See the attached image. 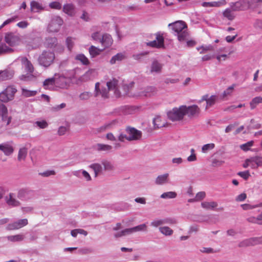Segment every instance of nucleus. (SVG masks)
Segmentation results:
<instances>
[{
  "label": "nucleus",
  "mask_w": 262,
  "mask_h": 262,
  "mask_svg": "<svg viewBox=\"0 0 262 262\" xmlns=\"http://www.w3.org/2000/svg\"><path fill=\"white\" fill-rule=\"evenodd\" d=\"M5 108V110L4 111L0 112L1 117H2V119L4 122H6V125H8L11 122L12 117L11 116H8V109L7 107L3 104V107Z\"/></svg>",
  "instance_id": "obj_26"
},
{
  "label": "nucleus",
  "mask_w": 262,
  "mask_h": 262,
  "mask_svg": "<svg viewBox=\"0 0 262 262\" xmlns=\"http://www.w3.org/2000/svg\"><path fill=\"white\" fill-rule=\"evenodd\" d=\"M92 96V94L89 92H84L81 93L79 95V98L81 100H88Z\"/></svg>",
  "instance_id": "obj_50"
},
{
  "label": "nucleus",
  "mask_w": 262,
  "mask_h": 262,
  "mask_svg": "<svg viewBox=\"0 0 262 262\" xmlns=\"http://www.w3.org/2000/svg\"><path fill=\"white\" fill-rule=\"evenodd\" d=\"M168 173L158 176L155 180V183L160 185L166 183L168 181Z\"/></svg>",
  "instance_id": "obj_27"
},
{
  "label": "nucleus",
  "mask_w": 262,
  "mask_h": 262,
  "mask_svg": "<svg viewBox=\"0 0 262 262\" xmlns=\"http://www.w3.org/2000/svg\"><path fill=\"white\" fill-rule=\"evenodd\" d=\"M101 50L94 46H91L89 48V53L91 57L93 58L99 55Z\"/></svg>",
  "instance_id": "obj_40"
},
{
  "label": "nucleus",
  "mask_w": 262,
  "mask_h": 262,
  "mask_svg": "<svg viewBox=\"0 0 262 262\" xmlns=\"http://www.w3.org/2000/svg\"><path fill=\"white\" fill-rule=\"evenodd\" d=\"M17 90L13 86H9L0 93V101L3 102H7L12 100Z\"/></svg>",
  "instance_id": "obj_5"
},
{
  "label": "nucleus",
  "mask_w": 262,
  "mask_h": 262,
  "mask_svg": "<svg viewBox=\"0 0 262 262\" xmlns=\"http://www.w3.org/2000/svg\"><path fill=\"white\" fill-rule=\"evenodd\" d=\"M49 7L51 8L60 10L62 8L61 4L58 2H53L49 4Z\"/></svg>",
  "instance_id": "obj_53"
},
{
  "label": "nucleus",
  "mask_w": 262,
  "mask_h": 262,
  "mask_svg": "<svg viewBox=\"0 0 262 262\" xmlns=\"http://www.w3.org/2000/svg\"><path fill=\"white\" fill-rule=\"evenodd\" d=\"M14 70L8 69L0 71V82L11 79L14 76Z\"/></svg>",
  "instance_id": "obj_17"
},
{
  "label": "nucleus",
  "mask_w": 262,
  "mask_h": 262,
  "mask_svg": "<svg viewBox=\"0 0 262 262\" xmlns=\"http://www.w3.org/2000/svg\"><path fill=\"white\" fill-rule=\"evenodd\" d=\"M14 196L13 193H10L9 195L6 197V202L9 206L16 207L20 205V202L14 198Z\"/></svg>",
  "instance_id": "obj_21"
},
{
  "label": "nucleus",
  "mask_w": 262,
  "mask_h": 262,
  "mask_svg": "<svg viewBox=\"0 0 262 262\" xmlns=\"http://www.w3.org/2000/svg\"><path fill=\"white\" fill-rule=\"evenodd\" d=\"M118 80L115 78L110 80L106 82V86L110 91H114V95L116 98L121 97V92L118 89Z\"/></svg>",
  "instance_id": "obj_11"
},
{
  "label": "nucleus",
  "mask_w": 262,
  "mask_h": 262,
  "mask_svg": "<svg viewBox=\"0 0 262 262\" xmlns=\"http://www.w3.org/2000/svg\"><path fill=\"white\" fill-rule=\"evenodd\" d=\"M134 84V82H132L129 83V84H124L123 85V89L125 92V94L127 95L130 90V89H132Z\"/></svg>",
  "instance_id": "obj_62"
},
{
  "label": "nucleus",
  "mask_w": 262,
  "mask_h": 262,
  "mask_svg": "<svg viewBox=\"0 0 262 262\" xmlns=\"http://www.w3.org/2000/svg\"><path fill=\"white\" fill-rule=\"evenodd\" d=\"M155 35L156 36V39L151 41L146 42V45L158 49L164 48V38L163 34L160 32H158L155 34Z\"/></svg>",
  "instance_id": "obj_7"
},
{
  "label": "nucleus",
  "mask_w": 262,
  "mask_h": 262,
  "mask_svg": "<svg viewBox=\"0 0 262 262\" xmlns=\"http://www.w3.org/2000/svg\"><path fill=\"white\" fill-rule=\"evenodd\" d=\"M75 71L72 70L70 75L56 73L54 75L55 85L60 89H67L72 79L75 78Z\"/></svg>",
  "instance_id": "obj_3"
},
{
  "label": "nucleus",
  "mask_w": 262,
  "mask_h": 262,
  "mask_svg": "<svg viewBox=\"0 0 262 262\" xmlns=\"http://www.w3.org/2000/svg\"><path fill=\"white\" fill-rule=\"evenodd\" d=\"M28 154V149L26 147L20 148L18 151L17 160L19 161L25 160Z\"/></svg>",
  "instance_id": "obj_32"
},
{
  "label": "nucleus",
  "mask_w": 262,
  "mask_h": 262,
  "mask_svg": "<svg viewBox=\"0 0 262 262\" xmlns=\"http://www.w3.org/2000/svg\"><path fill=\"white\" fill-rule=\"evenodd\" d=\"M160 232L165 236H170L173 234V230L167 226L159 228Z\"/></svg>",
  "instance_id": "obj_38"
},
{
  "label": "nucleus",
  "mask_w": 262,
  "mask_h": 262,
  "mask_svg": "<svg viewBox=\"0 0 262 262\" xmlns=\"http://www.w3.org/2000/svg\"><path fill=\"white\" fill-rule=\"evenodd\" d=\"M101 164L104 167L105 170H113L114 169V166L113 163L110 161L105 159H103L101 161Z\"/></svg>",
  "instance_id": "obj_36"
},
{
  "label": "nucleus",
  "mask_w": 262,
  "mask_h": 262,
  "mask_svg": "<svg viewBox=\"0 0 262 262\" xmlns=\"http://www.w3.org/2000/svg\"><path fill=\"white\" fill-rule=\"evenodd\" d=\"M168 27L171 30V33L175 36L179 41H185L189 36L187 24L182 20H178L169 24Z\"/></svg>",
  "instance_id": "obj_2"
},
{
  "label": "nucleus",
  "mask_w": 262,
  "mask_h": 262,
  "mask_svg": "<svg viewBox=\"0 0 262 262\" xmlns=\"http://www.w3.org/2000/svg\"><path fill=\"white\" fill-rule=\"evenodd\" d=\"M28 223L27 219H20L13 223L8 224L6 229L8 230H17L25 226L28 224Z\"/></svg>",
  "instance_id": "obj_14"
},
{
  "label": "nucleus",
  "mask_w": 262,
  "mask_h": 262,
  "mask_svg": "<svg viewBox=\"0 0 262 262\" xmlns=\"http://www.w3.org/2000/svg\"><path fill=\"white\" fill-rule=\"evenodd\" d=\"M63 20L59 16H54L49 23L48 30L51 32H57L63 24Z\"/></svg>",
  "instance_id": "obj_6"
},
{
  "label": "nucleus",
  "mask_w": 262,
  "mask_h": 262,
  "mask_svg": "<svg viewBox=\"0 0 262 262\" xmlns=\"http://www.w3.org/2000/svg\"><path fill=\"white\" fill-rule=\"evenodd\" d=\"M35 192L28 188H21L18 190L17 198L22 201H27L33 198Z\"/></svg>",
  "instance_id": "obj_9"
},
{
  "label": "nucleus",
  "mask_w": 262,
  "mask_h": 262,
  "mask_svg": "<svg viewBox=\"0 0 262 262\" xmlns=\"http://www.w3.org/2000/svg\"><path fill=\"white\" fill-rule=\"evenodd\" d=\"M223 16L228 18L230 20H233L235 16L234 14L232 13L231 10L230 9H226L224 12H223Z\"/></svg>",
  "instance_id": "obj_45"
},
{
  "label": "nucleus",
  "mask_w": 262,
  "mask_h": 262,
  "mask_svg": "<svg viewBox=\"0 0 262 262\" xmlns=\"http://www.w3.org/2000/svg\"><path fill=\"white\" fill-rule=\"evenodd\" d=\"M5 40L10 46H15L19 44L20 39L19 37L12 33H7L5 37Z\"/></svg>",
  "instance_id": "obj_16"
},
{
  "label": "nucleus",
  "mask_w": 262,
  "mask_h": 262,
  "mask_svg": "<svg viewBox=\"0 0 262 262\" xmlns=\"http://www.w3.org/2000/svg\"><path fill=\"white\" fill-rule=\"evenodd\" d=\"M56 173L55 171L53 170H47L43 172H40L39 174L43 177H48L51 175H55Z\"/></svg>",
  "instance_id": "obj_59"
},
{
  "label": "nucleus",
  "mask_w": 262,
  "mask_h": 262,
  "mask_svg": "<svg viewBox=\"0 0 262 262\" xmlns=\"http://www.w3.org/2000/svg\"><path fill=\"white\" fill-rule=\"evenodd\" d=\"M160 121V117H157L153 120V124L155 128H159L164 126V124H160L159 122Z\"/></svg>",
  "instance_id": "obj_57"
},
{
  "label": "nucleus",
  "mask_w": 262,
  "mask_h": 262,
  "mask_svg": "<svg viewBox=\"0 0 262 262\" xmlns=\"http://www.w3.org/2000/svg\"><path fill=\"white\" fill-rule=\"evenodd\" d=\"M218 97L216 95H211L206 102L205 110H207L210 107L213 106L217 101Z\"/></svg>",
  "instance_id": "obj_31"
},
{
  "label": "nucleus",
  "mask_w": 262,
  "mask_h": 262,
  "mask_svg": "<svg viewBox=\"0 0 262 262\" xmlns=\"http://www.w3.org/2000/svg\"><path fill=\"white\" fill-rule=\"evenodd\" d=\"M253 26L256 29H262V19H257L254 23Z\"/></svg>",
  "instance_id": "obj_64"
},
{
  "label": "nucleus",
  "mask_w": 262,
  "mask_h": 262,
  "mask_svg": "<svg viewBox=\"0 0 262 262\" xmlns=\"http://www.w3.org/2000/svg\"><path fill=\"white\" fill-rule=\"evenodd\" d=\"M148 52L147 51H144L142 52L141 53L134 54L133 57L134 59L142 61L143 59V57L145 56H146L148 54Z\"/></svg>",
  "instance_id": "obj_48"
},
{
  "label": "nucleus",
  "mask_w": 262,
  "mask_h": 262,
  "mask_svg": "<svg viewBox=\"0 0 262 262\" xmlns=\"http://www.w3.org/2000/svg\"><path fill=\"white\" fill-rule=\"evenodd\" d=\"M112 148L113 147L111 145L102 143H97L94 145V149L99 152H109L112 151Z\"/></svg>",
  "instance_id": "obj_19"
},
{
  "label": "nucleus",
  "mask_w": 262,
  "mask_h": 262,
  "mask_svg": "<svg viewBox=\"0 0 262 262\" xmlns=\"http://www.w3.org/2000/svg\"><path fill=\"white\" fill-rule=\"evenodd\" d=\"M115 122V121L113 120L110 122L106 123L105 124L100 126L99 128L97 129L98 132H103L107 129H110V128H111L112 125L114 124Z\"/></svg>",
  "instance_id": "obj_44"
},
{
  "label": "nucleus",
  "mask_w": 262,
  "mask_h": 262,
  "mask_svg": "<svg viewBox=\"0 0 262 262\" xmlns=\"http://www.w3.org/2000/svg\"><path fill=\"white\" fill-rule=\"evenodd\" d=\"M113 39L112 36L108 34H104L102 35L100 42L104 48L110 47L113 43Z\"/></svg>",
  "instance_id": "obj_18"
},
{
  "label": "nucleus",
  "mask_w": 262,
  "mask_h": 262,
  "mask_svg": "<svg viewBox=\"0 0 262 262\" xmlns=\"http://www.w3.org/2000/svg\"><path fill=\"white\" fill-rule=\"evenodd\" d=\"M125 55L124 53H119L113 56L110 60L112 64H115L117 61H120L125 59Z\"/></svg>",
  "instance_id": "obj_30"
},
{
  "label": "nucleus",
  "mask_w": 262,
  "mask_h": 262,
  "mask_svg": "<svg viewBox=\"0 0 262 262\" xmlns=\"http://www.w3.org/2000/svg\"><path fill=\"white\" fill-rule=\"evenodd\" d=\"M13 50L4 43L0 44V55L12 52Z\"/></svg>",
  "instance_id": "obj_42"
},
{
  "label": "nucleus",
  "mask_w": 262,
  "mask_h": 262,
  "mask_svg": "<svg viewBox=\"0 0 262 262\" xmlns=\"http://www.w3.org/2000/svg\"><path fill=\"white\" fill-rule=\"evenodd\" d=\"M262 244V237H253L244 239L239 243L238 247H246Z\"/></svg>",
  "instance_id": "obj_8"
},
{
  "label": "nucleus",
  "mask_w": 262,
  "mask_h": 262,
  "mask_svg": "<svg viewBox=\"0 0 262 262\" xmlns=\"http://www.w3.org/2000/svg\"><path fill=\"white\" fill-rule=\"evenodd\" d=\"M90 167L94 171L95 177H97L98 174L102 171V167L99 163H93L90 165Z\"/></svg>",
  "instance_id": "obj_35"
},
{
  "label": "nucleus",
  "mask_w": 262,
  "mask_h": 262,
  "mask_svg": "<svg viewBox=\"0 0 262 262\" xmlns=\"http://www.w3.org/2000/svg\"><path fill=\"white\" fill-rule=\"evenodd\" d=\"M55 54L53 52L43 51L38 58L39 64L44 67H49L54 61Z\"/></svg>",
  "instance_id": "obj_4"
},
{
  "label": "nucleus",
  "mask_w": 262,
  "mask_h": 262,
  "mask_svg": "<svg viewBox=\"0 0 262 262\" xmlns=\"http://www.w3.org/2000/svg\"><path fill=\"white\" fill-rule=\"evenodd\" d=\"M231 9L234 11H245L249 9L247 0H239L230 4Z\"/></svg>",
  "instance_id": "obj_12"
},
{
  "label": "nucleus",
  "mask_w": 262,
  "mask_h": 262,
  "mask_svg": "<svg viewBox=\"0 0 262 262\" xmlns=\"http://www.w3.org/2000/svg\"><path fill=\"white\" fill-rule=\"evenodd\" d=\"M262 103V97L258 96L252 99L250 102V108L251 110L254 109L257 104Z\"/></svg>",
  "instance_id": "obj_37"
},
{
  "label": "nucleus",
  "mask_w": 262,
  "mask_h": 262,
  "mask_svg": "<svg viewBox=\"0 0 262 262\" xmlns=\"http://www.w3.org/2000/svg\"><path fill=\"white\" fill-rule=\"evenodd\" d=\"M31 11L33 12H39L44 10L45 7L42 5L35 1H32L30 3Z\"/></svg>",
  "instance_id": "obj_24"
},
{
  "label": "nucleus",
  "mask_w": 262,
  "mask_h": 262,
  "mask_svg": "<svg viewBox=\"0 0 262 262\" xmlns=\"http://www.w3.org/2000/svg\"><path fill=\"white\" fill-rule=\"evenodd\" d=\"M66 44L68 50L71 51L74 46V42L71 37H68L67 38Z\"/></svg>",
  "instance_id": "obj_54"
},
{
  "label": "nucleus",
  "mask_w": 262,
  "mask_h": 262,
  "mask_svg": "<svg viewBox=\"0 0 262 262\" xmlns=\"http://www.w3.org/2000/svg\"><path fill=\"white\" fill-rule=\"evenodd\" d=\"M224 163V161L219 160L216 159H213L212 162V165L214 167L220 166Z\"/></svg>",
  "instance_id": "obj_63"
},
{
  "label": "nucleus",
  "mask_w": 262,
  "mask_h": 262,
  "mask_svg": "<svg viewBox=\"0 0 262 262\" xmlns=\"http://www.w3.org/2000/svg\"><path fill=\"white\" fill-rule=\"evenodd\" d=\"M201 206L203 208L206 209H213L218 206L216 202H203L201 203Z\"/></svg>",
  "instance_id": "obj_33"
},
{
  "label": "nucleus",
  "mask_w": 262,
  "mask_h": 262,
  "mask_svg": "<svg viewBox=\"0 0 262 262\" xmlns=\"http://www.w3.org/2000/svg\"><path fill=\"white\" fill-rule=\"evenodd\" d=\"M58 43L57 39L55 37H48L45 39V45L48 48H54Z\"/></svg>",
  "instance_id": "obj_23"
},
{
  "label": "nucleus",
  "mask_w": 262,
  "mask_h": 262,
  "mask_svg": "<svg viewBox=\"0 0 262 262\" xmlns=\"http://www.w3.org/2000/svg\"><path fill=\"white\" fill-rule=\"evenodd\" d=\"M162 67L163 64L157 60L155 59L152 61L150 66V73H160L162 71Z\"/></svg>",
  "instance_id": "obj_20"
},
{
  "label": "nucleus",
  "mask_w": 262,
  "mask_h": 262,
  "mask_svg": "<svg viewBox=\"0 0 262 262\" xmlns=\"http://www.w3.org/2000/svg\"><path fill=\"white\" fill-rule=\"evenodd\" d=\"M206 194L204 191H200L196 193L195 198L196 201H201L205 197Z\"/></svg>",
  "instance_id": "obj_61"
},
{
  "label": "nucleus",
  "mask_w": 262,
  "mask_h": 262,
  "mask_svg": "<svg viewBox=\"0 0 262 262\" xmlns=\"http://www.w3.org/2000/svg\"><path fill=\"white\" fill-rule=\"evenodd\" d=\"M0 150H2L6 156H10L13 154L14 150L13 142L11 141L1 144Z\"/></svg>",
  "instance_id": "obj_15"
},
{
  "label": "nucleus",
  "mask_w": 262,
  "mask_h": 262,
  "mask_svg": "<svg viewBox=\"0 0 262 262\" xmlns=\"http://www.w3.org/2000/svg\"><path fill=\"white\" fill-rule=\"evenodd\" d=\"M249 8L250 9L255 6L256 4L261 3L260 0H247Z\"/></svg>",
  "instance_id": "obj_60"
},
{
  "label": "nucleus",
  "mask_w": 262,
  "mask_h": 262,
  "mask_svg": "<svg viewBox=\"0 0 262 262\" xmlns=\"http://www.w3.org/2000/svg\"><path fill=\"white\" fill-rule=\"evenodd\" d=\"M243 166L245 168L250 166L252 169H253V163L252 162L251 157L248 159H246L245 162L243 164Z\"/></svg>",
  "instance_id": "obj_55"
},
{
  "label": "nucleus",
  "mask_w": 262,
  "mask_h": 262,
  "mask_svg": "<svg viewBox=\"0 0 262 262\" xmlns=\"http://www.w3.org/2000/svg\"><path fill=\"white\" fill-rule=\"evenodd\" d=\"M200 112V108L197 105H182L178 107H173L167 113V115L172 121H180L183 120L185 116H187L189 119L196 118L199 116Z\"/></svg>",
  "instance_id": "obj_1"
},
{
  "label": "nucleus",
  "mask_w": 262,
  "mask_h": 262,
  "mask_svg": "<svg viewBox=\"0 0 262 262\" xmlns=\"http://www.w3.org/2000/svg\"><path fill=\"white\" fill-rule=\"evenodd\" d=\"M125 132L128 135L127 141L138 140L142 137V132L134 127H127Z\"/></svg>",
  "instance_id": "obj_10"
},
{
  "label": "nucleus",
  "mask_w": 262,
  "mask_h": 262,
  "mask_svg": "<svg viewBox=\"0 0 262 262\" xmlns=\"http://www.w3.org/2000/svg\"><path fill=\"white\" fill-rule=\"evenodd\" d=\"M9 241L12 242H21L25 238V235L23 234H19L14 235H10L7 236Z\"/></svg>",
  "instance_id": "obj_34"
},
{
  "label": "nucleus",
  "mask_w": 262,
  "mask_h": 262,
  "mask_svg": "<svg viewBox=\"0 0 262 262\" xmlns=\"http://www.w3.org/2000/svg\"><path fill=\"white\" fill-rule=\"evenodd\" d=\"M36 91H31L27 89L22 88L21 89V94L25 97H29L34 96L36 95Z\"/></svg>",
  "instance_id": "obj_39"
},
{
  "label": "nucleus",
  "mask_w": 262,
  "mask_h": 262,
  "mask_svg": "<svg viewBox=\"0 0 262 262\" xmlns=\"http://www.w3.org/2000/svg\"><path fill=\"white\" fill-rule=\"evenodd\" d=\"M76 59L80 61L83 65H88L89 60L83 54H79L76 56Z\"/></svg>",
  "instance_id": "obj_41"
},
{
  "label": "nucleus",
  "mask_w": 262,
  "mask_h": 262,
  "mask_svg": "<svg viewBox=\"0 0 262 262\" xmlns=\"http://www.w3.org/2000/svg\"><path fill=\"white\" fill-rule=\"evenodd\" d=\"M63 11L69 16H73L76 13L75 7L72 4H67L63 5Z\"/></svg>",
  "instance_id": "obj_22"
},
{
  "label": "nucleus",
  "mask_w": 262,
  "mask_h": 262,
  "mask_svg": "<svg viewBox=\"0 0 262 262\" xmlns=\"http://www.w3.org/2000/svg\"><path fill=\"white\" fill-rule=\"evenodd\" d=\"M177 194L174 191H168L162 193L160 197L162 199H174L176 198Z\"/></svg>",
  "instance_id": "obj_43"
},
{
  "label": "nucleus",
  "mask_w": 262,
  "mask_h": 262,
  "mask_svg": "<svg viewBox=\"0 0 262 262\" xmlns=\"http://www.w3.org/2000/svg\"><path fill=\"white\" fill-rule=\"evenodd\" d=\"M202 6L204 7H219L220 6V2H203L202 4Z\"/></svg>",
  "instance_id": "obj_49"
},
{
  "label": "nucleus",
  "mask_w": 262,
  "mask_h": 262,
  "mask_svg": "<svg viewBox=\"0 0 262 262\" xmlns=\"http://www.w3.org/2000/svg\"><path fill=\"white\" fill-rule=\"evenodd\" d=\"M164 224L163 219L154 220L150 223V225L155 227Z\"/></svg>",
  "instance_id": "obj_58"
},
{
  "label": "nucleus",
  "mask_w": 262,
  "mask_h": 262,
  "mask_svg": "<svg viewBox=\"0 0 262 262\" xmlns=\"http://www.w3.org/2000/svg\"><path fill=\"white\" fill-rule=\"evenodd\" d=\"M254 142L253 141H250L247 142L246 143L240 145V148L241 149L245 151H247L250 150V147L253 145Z\"/></svg>",
  "instance_id": "obj_46"
},
{
  "label": "nucleus",
  "mask_w": 262,
  "mask_h": 262,
  "mask_svg": "<svg viewBox=\"0 0 262 262\" xmlns=\"http://www.w3.org/2000/svg\"><path fill=\"white\" fill-rule=\"evenodd\" d=\"M110 90L108 88L104 86L100 87L99 82H97L95 84L94 96L98 97L99 95H101V97L105 99L109 98L108 92Z\"/></svg>",
  "instance_id": "obj_13"
},
{
  "label": "nucleus",
  "mask_w": 262,
  "mask_h": 262,
  "mask_svg": "<svg viewBox=\"0 0 262 262\" xmlns=\"http://www.w3.org/2000/svg\"><path fill=\"white\" fill-rule=\"evenodd\" d=\"M55 85L54 76L46 79L43 82V86L45 89H50Z\"/></svg>",
  "instance_id": "obj_29"
},
{
  "label": "nucleus",
  "mask_w": 262,
  "mask_h": 262,
  "mask_svg": "<svg viewBox=\"0 0 262 262\" xmlns=\"http://www.w3.org/2000/svg\"><path fill=\"white\" fill-rule=\"evenodd\" d=\"M146 226L145 224H141V225H139L136 227H133L134 232L140 231H144V230H146Z\"/></svg>",
  "instance_id": "obj_56"
},
{
  "label": "nucleus",
  "mask_w": 262,
  "mask_h": 262,
  "mask_svg": "<svg viewBox=\"0 0 262 262\" xmlns=\"http://www.w3.org/2000/svg\"><path fill=\"white\" fill-rule=\"evenodd\" d=\"M35 124H36L39 127V128L41 129L46 128L48 125V123L45 120L36 121L35 122Z\"/></svg>",
  "instance_id": "obj_51"
},
{
  "label": "nucleus",
  "mask_w": 262,
  "mask_h": 262,
  "mask_svg": "<svg viewBox=\"0 0 262 262\" xmlns=\"http://www.w3.org/2000/svg\"><path fill=\"white\" fill-rule=\"evenodd\" d=\"M237 175L243 178L244 180H247L250 177V172L248 170L244 171H240L237 173Z\"/></svg>",
  "instance_id": "obj_52"
},
{
  "label": "nucleus",
  "mask_w": 262,
  "mask_h": 262,
  "mask_svg": "<svg viewBox=\"0 0 262 262\" xmlns=\"http://www.w3.org/2000/svg\"><path fill=\"white\" fill-rule=\"evenodd\" d=\"M21 62L24 65L25 70L28 73L32 74L34 71V68L31 62L26 58L23 57Z\"/></svg>",
  "instance_id": "obj_25"
},
{
  "label": "nucleus",
  "mask_w": 262,
  "mask_h": 262,
  "mask_svg": "<svg viewBox=\"0 0 262 262\" xmlns=\"http://www.w3.org/2000/svg\"><path fill=\"white\" fill-rule=\"evenodd\" d=\"M215 147L214 143H209L204 145L202 147V151L204 153L207 152L208 151L213 149Z\"/></svg>",
  "instance_id": "obj_47"
},
{
  "label": "nucleus",
  "mask_w": 262,
  "mask_h": 262,
  "mask_svg": "<svg viewBox=\"0 0 262 262\" xmlns=\"http://www.w3.org/2000/svg\"><path fill=\"white\" fill-rule=\"evenodd\" d=\"M252 162L253 165V169H256L258 167H262V157L253 156L251 157Z\"/></svg>",
  "instance_id": "obj_28"
}]
</instances>
